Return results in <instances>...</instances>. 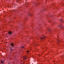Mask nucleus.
Returning <instances> with one entry per match:
<instances>
[{"label": "nucleus", "mask_w": 64, "mask_h": 64, "mask_svg": "<svg viewBox=\"0 0 64 64\" xmlns=\"http://www.w3.org/2000/svg\"><path fill=\"white\" fill-rule=\"evenodd\" d=\"M23 58L24 60H26V59H27V58L25 56L23 57Z\"/></svg>", "instance_id": "1"}, {"label": "nucleus", "mask_w": 64, "mask_h": 64, "mask_svg": "<svg viewBox=\"0 0 64 64\" xmlns=\"http://www.w3.org/2000/svg\"><path fill=\"white\" fill-rule=\"evenodd\" d=\"M40 39H43V38H40Z\"/></svg>", "instance_id": "4"}, {"label": "nucleus", "mask_w": 64, "mask_h": 64, "mask_svg": "<svg viewBox=\"0 0 64 64\" xmlns=\"http://www.w3.org/2000/svg\"><path fill=\"white\" fill-rule=\"evenodd\" d=\"M1 63H3L4 62H3V61H2V62H1Z\"/></svg>", "instance_id": "6"}, {"label": "nucleus", "mask_w": 64, "mask_h": 64, "mask_svg": "<svg viewBox=\"0 0 64 64\" xmlns=\"http://www.w3.org/2000/svg\"><path fill=\"white\" fill-rule=\"evenodd\" d=\"M46 38V36H44V38Z\"/></svg>", "instance_id": "5"}, {"label": "nucleus", "mask_w": 64, "mask_h": 64, "mask_svg": "<svg viewBox=\"0 0 64 64\" xmlns=\"http://www.w3.org/2000/svg\"><path fill=\"white\" fill-rule=\"evenodd\" d=\"M30 15H31V14H30Z\"/></svg>", "instance_id": "10"}, {"label": "nucleus", "mask_w": 64, "mask_h": 64, "mask_svg": "<svg viewBox=\"0 0 64 64\" xmlns=\"http://www.w3.org/2000/svg\"><path fill=\"white\" fill-rule=\"evenodd\" d=\"M26 1H27V0H26Z\"/></svg>", "instance_id": "9"}, {"label": "nucleus", "mask_w": 64, "mask_h": 64, "mask_svg": "<svg viewBox=\"0 0 64 64\" xmlns=\"http://www.w3.org/2000/svg\"><path fill=\"white\" fill-rule=\"evenodd\" d=\"M11 46L12 47H13L14 46L13 45V43H12L11 44Z\"/></svg>", "instance_id": "3"}, {"label": "nucleus", "mask_w": 64, "mask_h": 64, "mask_svg": "<svg viewBox=\"0 0 64 64\" xmlns=\"http://www.w3.org/2000/svg\"><path fill=\"white\" fill-rule=\"evenodd\" d=\"M8 33L9 34H11L12 33V32L10 31L8 32Z\"/></svg>", "instance_id": "2"}, {"label": "nucleus", "mask_w": 64, "mask_h": 64, "mask_svg": "<svg viewBox=\"0 0 64 64\" xmlns=\"http://www.w3.org/2000/svg\"><path fill=\"white\" fill-rule=\"evenodd\" d=\"M27 53H28V52H29V51L27 50Z\"/></svg>", "instance_id": "7"}, {"label": "nucleus", "mask_w": 64, "mask_h": 64, "mask_svg": "<svg viewBox=\"0 0 64 64\" xmlns=\"http://www.w3.org/2000/svg\"><path fill=\"white\" fill-rule=\"evenodd\" d=\"M22 48H24V47H23V46H22Z\"/></svg>", "instance_id": "8"}]
</instances>
